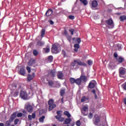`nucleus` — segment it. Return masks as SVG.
Instances as JSON below:
<instances>
[{"instance_id":"37","label":"nucleus","mask_w":126,"mask_h":126,"mask_svg":"<svg viewBox=\"0 0 126 126\" xmlns=\"http://www.w3.org/2000/svg\"><path fill=\"white\" fill-rule=\"evenodd\" d=\"M39 53L38 50H37V49H34L33 50V54L34 56H36L38 55Z\"/></svg>"},{"instance_id":"43","label":"nucleus","mask_w":126,"mask_h":126,"mask_svg":"<svg viewBox=\"0 0 126 126\" xmlns=\"http://www.w3.org/2000/svg\"><path fill=\"white\" fill-rule=\"evenodd\" d=\"M93 64V62L92 60H88V64H89V65H92Z\"/></svg>"},{"instance_id":"27","label":"nucleus","mask_w":126,"mask_h":126,"mask_svg":"<svg viewBox=\"0 0 126 126\" xmlns=\"http://www.w3.org/2000/svg\"><path fill=\"white\" fill-rule=\"evenodd\" d=\"M120 21L122 22H123L125 20H126V16L122 15L119 18Z\"/></svg>"},{"instance_id":"55","label":"nucleus","mask_w":126,"mask_h":126,"mask_svg":"<svg viewBox=\"0 0 126 126\" xmlns=\"http://www.w3.org/2000/svg\"><path fill=\"white\" fill-rule=\"evenodd\" d=\"M117 47H118V50L119 51L122 50V46H121V44H118Z\"/></svg>"},{"instance_id":"58","label":"nucleus","mask_w":126,"mask_h":126,"mask_svg":"<svg viewBox=\"0 0 126 126\" xmlns=\"http://www.w3.org/2000/svg\"><path fill=\"white\" fill-rule=\"evenodd\" d=\"M92 93H93V94H96V91L95 89H93V91H92Z\"/></svg>"},{"instance_id":"20","label":"nucleus","mask_w":126,"mask_h":126,"mask_svg":"<svg viewBox=\"0 0 126 126\" xmlns=\"http://www.w3.org/2000/svg\"><path fill=\"white\" fill-rule=\"evenodd\" d=\"M94 113V110L93 109H92V110H91V112H90V114H89V116H88V117L90 119H92L93 117V114Z\"/></svg>"},{"instance_id":"45","label":"nucleus","mask_w":126,"mask_h":126,"mask_svg":"<svg viewBox=\"0 0 126 126\" xmlns=\"http://www.w3.org/2000/svg\"><path fill=\"white\" fill-rule=\"evenodd\" d=\"M113 56L116 59V60L118 58V54L116 52L114 53Z\"/></svg>"},{"instance_id":"5","label":"nucleus","mask_w":126,"mask_h":126,"mask_svg":"<svg viewBox=\"0 0 126 126\" xmlns=\"http://www.w3.org/2000/svg\"><path fill=\"white\" fill-rule=\"evenodd\" d=\"M20 97L24 100H27L28 98V94L27 92L24 91H21L20 93Z\"/></svg>"},{"instance_id":"53","label":"nucleus","mask_w":126,"mask_h":126,"mask_svg":"<svg viewBox=\"0 0 126 126\" xmlns=\"http://www.w3.org/2000/svg\"><path fill=\"white\" fill-rule=\"evenodd\" d=\"M26 69L27 70H28V72L29 73H30L31 72V67H29V66H27L26 67Z\"/></svg>"},{"instance_id":"16","label":"nucleus","mask_w":126,"mask_h":126,"mask_svg":"<svg viewBox=\"0 0 126 126\" xmlns=\"http://www.w3.org/2000/svg\"><path fill=\"white\" fill-rule=\"evenodd\" d=\"M98 2L96 0H94L92 2V7L96 8L97 7Z\"/></svg>"},{"instance_id":"29","label":"nucleus","mask_w":126,"mask_h":126,"mask_svg":"<svg viewBox=\"0 0 126 126\" xmlns=\"http://www.w3.org/2000/svg\"><path fill=\"white\" fill-rule=\"evenodd\" d=\"M65 88L61 89L60 92L61 96L63 97V96L64 94H65Z\"/></svg>"},{"instance_id":"28","label":"nucleus","mask_w":126,"mask_h":126,"mask_svg":"<svg viewBox=\"0 0 126 126\" xmlns=\"http://www.w3.org/2000/svg\"><path fill=\"white\" fill-rule=\"evenodd\" d=\"M56 105L55 104L49 105L48 110L52 111L53 109L56 108Z\"/></svg>"},{"instance_id":"1","label":"nucleus","mask_w":126,"mask_h":126,"mask_svg":"<svg viewBox=\"0 0 126 126\" xmlns=\"http://www.w3.org/2000/svg\"><path fill=\"white\" fill-rule=\"evenodd\" d=\"M71 65L74 67H75V68H79L78 65L80 66H87V64L86 63H82L79 60H74L73 62L71 63Z\"/></svg>"},{"instance_id":"35","label":"nucleus","mask_w":126,"mask_h":126,"mask_svg":"<svg viewBox=\"0 0 126 126\" xmlns=\"http://www.w3.org/2000/svg\"><path fill=\"white\" fill-rule=\"evenodd\" d=\"M84 5H87L88 1L87 0H79Z\"/></svg>"},{"instance_id":"63","label":"nucleus","mask_w":126,"mask_h":126,"mask_svg":"<svg viewBox=\"0 0 126 126\" xmlns=\"http://www.w3.org/2000/svg\"><path fill=\"white\" fill-rule=\"evenodd\" d=\"M18 89H22V86L21 85L19 86Z\"/></svg>"},{"instance_id":"6","label":"nucleus","mask_w":126,"mask_h":126,"mask_svg":"<svg viewBox=\"0 0 126 126\" xmlns=\"http://www.w3.org/2000/svg\"><path fill=\"white\" fill-rule=\"evenodd\" d=\"M105 22L109 26L108 28L109 29H113L114 27V23L112 19H109Z\"/></svg>"},{"instance_id":"38","label":"nucleus","mask_w":126,"mask_h":126,"mask_svg":"<svg viewBox=\"0 0 126 126\" xmlns=\"http://www.w3.org/2000/svg\"><path fill=\"white\" fill-rule=\"evenodd\" d=\"M43 51L45 53H49L50 52V48L49 47H46L45 48H43Z\"/></svg>"},{"instance_id":"54","label":"nucleus","mask_w":126,"mask_h":126,"mask_svg":"<svg viewBox=\"0 0 126 126\" xmlns=\"http://www.w3.org/2000/svg\"><path fill=\"white\" fill-rule=\"evenodd\" d=\"M28 119L30 121H32V117L31 115H28Z\"/></svg>"},{"instance_id":"13","label":"nucleus","mask_w":126,"mask_h":126,"mask_svg":"<svg viewBox=\"0 0 126 126\" xmlns=\"http://www.w3.org/2000/svg\"><path fill=\"white\" fill-rule=\"evenodd\" d=\"M17 113L16 112H15L14 113H13L11 115V116L10 117V120L11 121V122H13V121L14 120V119L16 118L17 117Z\"/></svg>"},{"instance_id":"52","label":"nucleus","mask_w":126,"mask_h":126,"mask_svg":"<svg viewBox=\"0 0 126 126\" xmlns=\"http://www.w3.org/2000/svg\"><path fill=\"white\" fill-rule=\"evenodd\" d=\"M32 118L33 119H35V118H36V114H35V113H33L32 114Z\"/></svg>"},{"instance_id":"9","label":"nucleus","mask_w":126,"mask_h":126,"mask_svg":"<svg viewBox=\"0 0 126 126\" xmlns=\"http://www.w3.org/2000/svg\"><path fill=\"white\" fill-rule=\"evenodd\" d=\"M19 93V92L18 91H14L12 90L10 92V95L11 97H16L18 96Z\"/></svg>"},{"instance_id":"17","label":"nucleus","mask_w":126,"mask_h":126,"mask_svg":"<svg viewBox=\"0 0 126 126\" xmlns=\"http://www.w3.org/2000/svg\"><path fill=\"white\" fill-rule=\"evenodd\" d=\"M81 82H86L88 80L87 77L84 75H82L80 77Z\"/></svg>"},{"instance_id":"30","label":"nucleus","mask_w":126,"mask_h":126,"mask_svg":"<svg viewBox=\"0 0 126 126\" xmlns=\"http://www.w3.org/2000/svg\"><path fill=\"white\" fill-rule=\"evenodd\" d=\"M13 122L11 120L9 119L5 123V126H10L11 123Z\"/></svg>"},{"instance_id":"34","label":"nucleus","mask_w":126,"mask_h":126,"mask_svg":"<svg viewBox=\"0 0 126 126\" xmlns=\"http://www.w3.org/2000/svg\"><path fill=\"white\" fill-rule=\"evenodd\" d=\"M45 116H42L41 117H40L39 118V121L40 123H43L44 122V120H45Z\"/></svg>"},{"instance_id":"44","label":"nucleus","mask_w":126,"mask_h":126,"mask_svg":"<svg viewBox=\"0 0 126 126\" xmlns=\"http://www.w3.org/2000/svg\"><path fill=\"white\" fill-rule=\"evenodd\" d=\"M76 125L77 126H80L81 125V123L80 121V120L77 121V122L76 123Z\"/></svg>"},{"instance_id":"42","label":"nucleus","mask_w":126,"mask_h":126,"mask_svg":"<svg viewBox=\"0 0 126 126\" xmlns=\"http://www.w3.org/2000/svg\"><path fill=\"white\" fill-rule=\"evenodd\" d=\"M19 122V119H15L14 121V124L15 125H18V123Z\"/></svg>"},{"instance_id":"59","label":"nucleus","mask_w":126,"mask_h":126,"mask_svg":"<svg viewBox=\"0 0 126 126\" xmlns=\"http://www.w3.org/2000/svg\"><path fill=\"white\" fill-rule=\"evenodd\" d=\"M62 54H63V55L64 56V57L66 56V53H65V51H63Z\"/></svg>"},{"instance_id":"21","label":"nucleus","mask_w":126,"mask_h":126,"mask_svg":"<svg viewBox=\"0 0 126 126\" xmlns=\"http://www.w3.org/2000/svg\"><path fill=\"white\" fill-rule=\"evenodd\" d=\"M25 69L24 68H20L19 70V74L22 76H25Z\"/></svg>"},{"instance_id":"32","label":"nucleus","mask_w":126,"mask_h":126,"mask_svg":"<svg viewBox=\"0 0 126 126\" xmlns=\"http://www.w3.org/2000/svg\"><path fill=\"white\" fill-rule=\"evenodd\" d=\"M81 82L82 81L80 78L75 79V83L79 86H80L81 84Z\"/></svg>"},{"instance_id":"3","label":"nucleus","mask_w":126,"mask_h":126,"mask_svg":"<svg viewBox=\"0 0 126 126\" xmlns=\"http://www.w3.org/2000/svg\"><path fill=\"white\" fill-rule=\"evenodd\" d=\"M62 111H57V115L55 116V118L58 120V121L60 122H63L64 120V118L62 117Z\"/></svg>"},{"instance_id":"22","label":"nucleus","mask_w":126,"mask_h":126,"mask_svg":"<svg viewBox=\"0 0 126 126\" xmlns=\"http://www.w3.org/2000/svg\"><path fill=\"white\" fill-rule=\"evenodd\" d=\"M37 45L39 46L42 47L45 45V42L41 40H38L37 42Z\"/></svg>"},{"instance_id":"10","label":"nucleus","mask_w":126,"mask_h":126,"mask_svg":"<svg viewBox=\"0 0 126 126\" xmlns=\"http://www.w3.org/2000/svg\"><path fill=\"white\" fill-rule=\"evenodd\" d=\"M126 73V69L123 67H121L119 69V75L120 77H123Z\"/></svg>"},{"instance_id":"47","label":"nucleus","mask_w":126,"mask_h":126,"mask_svg":"<svg viewBox=\"0 0 126 126\" xmlns=\"http://www.w3.org/2000/svg\"><path fill=\"white\" fill-rule=\"evenodd\" d=\"M81 38L80 37L77 38L76 40V43L79 44L81 43Z\"/></svg>"},{"instance_id":"62","label":"nucleus","mask_w":126,"mask_h":126,"mask_svg":"<svg viewBox=\"0 0 126 126\" xmlns=\"http://www.w3.org/2000/svg\"><path fill=\"white\" fill-rule=\"evenodd\" d=\"M0 126H4V125L3 123H0Z\"/></svg>"},{"instance_id":"33","label":"nucleus","mask_w":126,"mask_h":126,"mask_svg":"<svg viewBox=\"0 0 126 126\" xmlns=\"http://www.w3.org/2000/svg\"><path fill=\"white\" fill-rule=\"evenodd\" d=\"M46 33V30L45 29H42L41 31V37H44L45 34Z\"/></svg>"},{"instance_id":"31","label":"nucleus","mask_w":126,"mask_h":126,"mask_svg":"<svg viewBox=\"0 0 126 126\" xmlns=\"http://www.w3.org/2000/svg\"><path fill=\"white\" fill-rule=\"evenodd\" d=\"M63 115L67 116L68 118H69L71 117V114L69 113L67 111H65L63 113Z\"/></svg>"},{"instance_id":"50","label":"nucleus","mask_w":126,"mask_h":126,"mask_svg":"<svg viewBox=\"0 0 126 126\" xmlns=\"http://www.w3.org/2000/svg\"><path fill=\"white\" fill-rule=\"evenodd\" d=\"M23 116V113H19L17 114V117L18 118L21 117Z\"/></svg>"},{"instance_id":"25","label":"nucleus","mask_w":126,"mask_h":126,"mask_svg":"<svg viewBox=\"0 0 126 126\" xmlns=\"http://www.w3.org/2000/svg\"><path fill=\"white\" fill-rule=\"evenodd\" d=\"M47 81H48V83H46V84L48 85L49 86H50V87H53V86L54 84V82L53 81H52V80H47Z\"/></svg>"},{"instance_id":"60","label":"nucleus","mask_w":126,"mask_h":126,"mask_svg":"<svg viewBox=\"0 0 126 126\" xmlns=\"http://www.w3.org/2000/svg\"><path fill=\"white\" fill-rule=\"evenodd\" d=\"M124 103L126 105V98L124 99Z\"/></svg>"},{"instance_id":"51","label":"nucleus","mask_w":126,"mask_h":126,"mask_svg":"<svg viewBox=\"0 0 126 126\" xmlns=\"http://www.w3.org/2000/svg\"><path fill=\"white\" fill-rule=\"evenodd\" d=\"M67 38L68 40L69 41V42H70L71 40V35H67Z\"/></svg>"},{"instance_id":"26","label":"nucleus","mask_w":126,"mask_h":126,"mask_svg":"<svg viewBox=\"0 0 126 126\" xmlns=\"http://www.w3.org/2000/svg\"><path fill=\"white\" fill-rule=\"evenodd\" d=\"M74 47L75 48L74 51L77 52L78 51V49L80 48V46L78 43H76V44H74Z\"/></svg>"},{"instance_id":"2","label":"nucleus","mask_w":126,"mask_h":126,"mask_svg":"<svg viewBox=\"0 0 126 126\" xmlns=\"http://www.w3.org/2000/svg\"><path fill=\"white\" fill-rule=\"evenodd\" d=\"M100 122V118L99 116L95 115L93 118V123L96 126H101V124H99Z\"/></svg>"},{"instance_id":"40","label":"nucleus","mask_w":126,"mask_h":126,"mask_svg":"<svg viewBox=\"0 0 126 126\" xmlns=\"http://www.w3.org/2000/svg\"><path fill=\"white\" fill-rule=\"evenodd\" d=\"M69 80L71 84L75 83L76 79H75L74 78L71 77Z\"/></svg>"},{"instance_id":"39","label":"nucleus","mask_w":126,"mask_h":126,"mask_svg":"<svg viewBox=\"0 0 126 126\" xmlns=\"http://www.w3.org/2000/svg\"><path fill=\"white\" fill-rule=\"evenodd\" d=\"M48 104L49 106L54 104V101L52 99H50L49 100L48 102Z\"/></svg>"},{"instance_id":"7","label":"nucleus","mask_w":126,"mask_h":126,"mask_svg":"<svg viewBox=\"0 0 126 126\" xmlns=\"http://www.w3.org/2000/svg\"><path fill=\"white\" fill-rule=\"evenodd\" d=\"M89 107L86 106H83L81 110V113H82L83 115L84 116H86L88 115L89 113Z\"/></svg>"},{"instance_id":"18","label":"nucleus","mask_w":126,"mask_h":126,"mask_svg":"<svg viewBox=\"0 0 126 126\" xmlns=\"http://www.w3.org/2000/svg\"><path fill=\"white\" fill-rule=\"evenodd\" d=\"M48 74L49 75L54 77L56 74V71L54 69L51 70L48 72Z\"/></svg>"},{"instance_id":"61","label":"nucleus","mask_w":126,"mask_h":126,"mask_svg":"<svg viewBox=\"0 0 126 126\" xmlns=\"http://www.w3.org/2000/svg\"><path fill=\"white\" fill-rule=\"evenodd\" d=\"M94 95V98L95 99H97V96L96 94H95Z\"/></svg>"},{"instance_id":"8","label":"nucleus","mask_w":126,"mask_h":126,"mask_svg":"<svg viewBox=\"0 0 126 126\" xmlns=\"http://www.w3.org/2000/svg\"><path fill=\"white\" fill-rule=\"evenodd\" d=\"M96 83V82L95 81L92 80L90 82V83H89V86H88V87H89L90 89H93V88H94Z\"/></svg>"},{"instance_id":"11","label":"nucleus","mask_w":126,"mask_h":126,"mask_svg":"<svg viewBox=\"0 0 126 126\" xmlns=\"http://www.w3.org/2000/svg\"><path fill=\"white\" fill-rule=\"evenodd\" d=\"M25 107L29 113H32L33 112V107L31 104L26 105Z\"/></svg>"},{"instance_id":"64","label":"nucleus","mask_w":126,"mask_h":126,"mask_svg":"<svg viewBox=\"0 0 126 126\" xmlns=\"http://www.w3.org/2000/svg\"><path fill=\"white\" fill-rule=\"evenodd\" d=\"M62 102L63 103V97L62 98Z\"/></svg>"},{"instance_id":"57","label":"nucleus","mask_w":126,"mask_h":126,"mask_svg":"<svg viewBox=\"0 0 126 126\" xmlns=\"http://www.w3.org/2000/svg\"><path fill=\"white\" fill-rule=\"evenodd\" d=\"M63 34L66 35V36L67 35V31L66 30V29L64 30Z\"/></svg>"},{"instance_id":"41","label":"nucleus","mask_w":126,"mask_h":126,"mask_svg":"<svg viewBox=\"0 0 126 126\" xmlns=\"http://www.w3.org/2000/svg\"><path fill=\"white\" fill-rule=\"evenodd\" d=\"M53 60V57L52 56H50L48 58V61L50 62L51 63Z\"/></svg>"},{"instance_id":"56","label":"nucleus","mask_w":126,"mask_h":126,"mask_svg":"<svg viewBox=\"0 0 126 126\" xmlns=\"http://www.w3.org/2000/svg\"><path fill=\"white\" fill-rule=\"evenodd\" d=\"M49 22L50 23V25H53L54 24V22L51 20H49Z\"/></svg>"},{"instance_id":"19","label":"nucleus","mask_w":126,"mask_h":126,"mask_svg":"<svg viewBox=\"0 0 126 126\" xmlns=\"http://www.w3.org/2000/svg\"><path fill=\"white\" fill-rule=\"evenodd\" d=\"M36 61L33 59H31L30 60V61L28 63V65L29 66H32V65L35 64Z\"/></svg>"},{"instance_id":"12","label":"nucleus","mask_w":126,"mask_h":126,"mask_svg":"<svg viewBox=\"0 0 126 126\" xmlns=\"http://www.w3.org/2000/svg\"><path fill=\"white\" fill-rule=\"evenodd\" d=\"M35 76V73H32V75L29 74L27 77L28 81L31 82Z\"/></svg>"},{"instance_id":"49","label":"nucleus","mask_w":126,"mask_h":126,"mask_svg":"<svg viewBox=\"0 0 126 126\" xmlns=\"http://www.w3.org/2000/svg\"><path fill=\"white\" fill-rule=\"evenodd\" d=\"M68 18H69V19H70L71 20H73L74 19L75 17L73 15H69L68 16Z\"/></svg>"},{"instance_id":"4","label":"nucleus","mask_w":126,"mask_h":126,"mask_svg":"<svg viewBox=\"0 0 126 126\" xmlns=\"http://www.w3.org/2000/svg\"><path fill=\"white\" fill-rule=\"evenodd\" d=\"M59 45L57 43H55L53 44L52 47L51 48V52L53 54H57L59 52Z\"/></svg>"},{"instance_id":"14","label":"nucleus","mask_w":126,"mask_h":126,"mask_svg":"<svg viewBox=\"0 0 126 126\" xmlns=\"http://www.w3.org/2000/svg\"><path fill=\"white\" fill-rule=\"evenodd\" d=\"M53 11L51 9H49L46 12L45 15L47 17H50L53 14Z\"/></svg>"},{"instance_id":"23","label":"nucleus","mask_w":126,"mask_h":126,"mask_svg":"<svg viewBox=\"0 0 126 126\" xmlns=\"http://www.w3.org/2000/svg\"><path fill=\"white\" fill-rule=\"evenodd\" d=\"M71 121H72V119L71 118H68L65 119L64 123L65 125H68L71 123Z\"/></svg>"},{"instance_id":"15","label":"nucleus","mask_w":126,"mask_h":126,"mask_svg":"<svg viewBox=\"0 0 126 126\" xmlns=\"http://www.w3.org/2000/svg\"><path fill=\"white\" fill-rule=\"evenodd\" d=\"M125 61V58L122 57H119L116 59V61L118 62L119 63H123Z\"/></svg>"},{"instance_id":"46","label":"nucleus","mask_w":126,"mask_h":126,"mask_svg":"<svg viewBox=\"0 0 126 126\" xmlns=\"http://www.w3.org/2000/svg\"><path fill=\"white\" fill-rule=\"evenodd\" d=\"M122 87L123 88L124 90L126 91V82H125L122 85Z\"/></svg>"},{"instance_id":"24","label":"nucleus","mask_w":126,"mask_h":126,"mask_svg":"<svg viewBox=\"0 0 126 126\" xmlns=\"http://www.w3.org/2000/svg\"><path fill=\"white\" fill-rule=\"evenodd\" d=\"M58 78L62 79L63 77V74L62 72H59L57 75Z\"/></svg>"},{"instance_id":"48","label":"nucleus","mask_w":126,"mask_h":126,"mask_svg":"<svg viewBox=\"0 0 126 126\" xmlns=\"http://www.w3.org/2000/svg\"><path fill=\"white\" fill-rule=\"evenodd\" d=\"M69 32H71L72 35L74 34V30L72 29L69 30Z\"/></svg>"},{"instance_id":"36","label":"nucleus","mask_w":126,"mask_h":126,"mask_svg":"<svg viewBox=\"0 0 126 126\" xmlns=\"http://www.w3.org/2000/svg\"><path fill=\"white\" fill-rule=\"evenodd\" d=\"M88 99H89V98H87L85 96H84L82 98L81 101L82 103H84L85 101H86V100H87Z\"/></svg>"}]
</instances>
